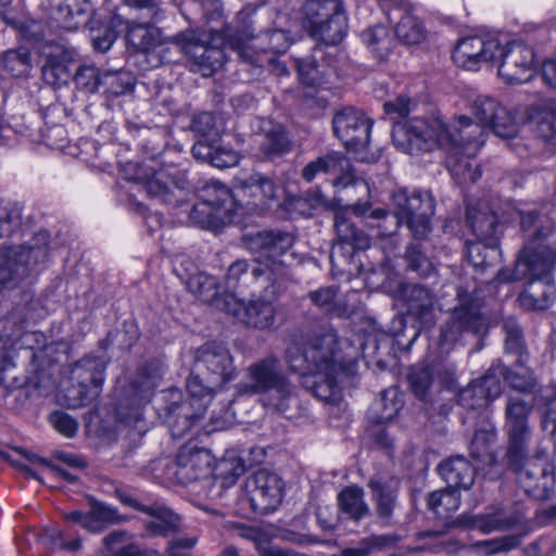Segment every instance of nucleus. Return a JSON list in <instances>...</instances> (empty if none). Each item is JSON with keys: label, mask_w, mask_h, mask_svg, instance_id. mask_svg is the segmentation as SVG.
<instances>
[{"label": "nucleus", "mask_w": 556, "mask_h": 556, "mask_svg": "<svg viewBox=\"0 0 556 556\" xmlns=\"http://www.w3.org/2000/svg\"><path fill=\"white\" fill-rule=\"evenodd\" d=\"M236 375L233 357L225 344L211 341L199 346L186 384L189 401H181L179 390L169 391L172 402L166 409L172 435L185 437L203 418L217 390Z\"/></svg>", "instance_id": "obj_1"}, {"label": "nucleus", "mask_w": 556, "mask_h": 556, "mask_svg": "<svg viewBox=\"0 0 556 556\" xmlns=\"http://www.w3.org/2000/svg\"><path fill=\"white\" fill-rule=\"evenodd\" d=\"M520 225L523 231H532L530 244L521 251L518 260V274L531 282L519 296L528 309H545L555 299L554 287L548 283L535 285L548 276L556 264V252L545 245L536 244L556 230V212L542 214L536 211L521 213Z\"/></svg>", "instance_id": "obj_2"}, {"label": "nucleus", "mask_w": 556, "mask_h": 556, "mask_svg": "<svg viewBox=\"0 0 556 556\" xmlns=\"http://www.w3.org/2000/svg\"><path fill=\"white\" fill-rule=\"evenodd\" d=\"M340 343L331 327H323L315 332L294 330L289 334L285 361L292 371L300 375L338 370L344 364Z\"/></svg>", "instance_id": "obj_3"}, {"label": "nucleus", "mask_w": 556, "mask_h": 556, "mask_svg": "<svg viewBox=\"0 0 556 556\" xmlns=\"http://www.w3.org/2000/svg\"><path fill=\"white\" fill-rule=\"evenodd\" d=\"M241 395L260 394L264 407L291 418V409L298 405L294 387L288 379L280 359L268 355L249 365L245 380L236 386Z\"/></svg>", "instance_id": "obj_4"}, {"label": "nucleus", "mask_w": 556, "mask_h": 556, "mask_svg": "<svg viewBox=\"0 0 556 556\" xmlns=\"http://www.w3.org/2000/svg\"><path fill=\"white\" fill-rule=\"evenodd\" d=\"M51 236L46 229L36 231L18 245L0 248V288H15L39 264L49 258Z\"/></svg>", "instance_id": "obj_5"}, {"label": "nucleus", "mask_w": 556, "mask_h": 556, "mask_svg": "<svg viewBox=\"0 0 556 556\" xmlns=\"http://www.w3.org/2000/svg\"><path fill=\"white\" fill-rule=\"evenodd\" d=\"M225 280L229 288L255 287L263 289L265 296L279 298L291 280V273L281 263L240 258L229 265Z\"/></svg>", "instance_id": "obj_6"}, {"label": "nucleus", "mask_w": 556, "mask_h": 556, "mask_svg": "<svg viewBox=\"0 0 556 556\" xmlns=\"http://www.w3.org/2000/svg\"><path fill=\"white\" fill-rule=\"evenodd\" d=\"M399 292L406 306L407 317L414 321V325L408 329L410 337L405 343L408 348L422 331H428L435 325V295L432 290L419 283H404L400 287ZM389 331L397 339V344H404L401 341V337L405 336L407 331L404 317H395Z\"/></svg>", "instance_id": "obj_7"}, {"label": "nucleus", "mask_w": 556, "mask_h": 556, "mask_svg": "<svg viewBox=\"0 0 556 556\" xmlns=\"http://www.w3.org/2000/svg\"><path fill=\"white\" fill-rule=\"evenodd\" d=\"M459 304L451 313V317L440 327L438 345L443 354H448L466 334L479 336L486 328L477 300L462 287L457 288Z\"/></svg>", "instance_id": "obj_8"}, {"label": "nucleus", "mask_w": 556, "mask_h": 556, "mask_svg": "<svg viewBox=\"0 0 556 556\" xmlns=\"http://www.w3.org/2000/svg\"><path fill=\"white\" fill-rule=\"evenodd\" d=\"M444 123L439 118H408L393 124L392 140L395 148L407 154L429 152L442 148Z\"/></svg>", "instance_id": "obj_9"}, {"label": "nucleus", "mask_w": 556, "mask_h": 556, "mask_svg": "<svg viewBox=\"0 0 556 556\" xmlns=\"http://www.w3.org/2000/svg\"><path fill=\"white\" fill-rule=\"evenodd\" d=\"M534 409V402L526 401L521 396L508 395L504 409V432L507 438V455L511 464H517L529 447L532 437L530 416Z\"/></svg>", "instance_id": "obj_10"}, {"label": "nucleus", "mask_w": 556, "mask_h": 556, "mask_svg": "<svg viewBox=\"0 0 556 556\" xmlns=\"http://www.w3.org/2000/svg\"><path fill=\"white\" fill-rule=\"evenodd\" d=\"M279 298L265 296L261 289L257 296L244 301L233 293L225 294L224 311L249 328L273 330L278 327L279 308L275 304Z\"/></svg>", "instance_id": "obj_11"}, {"label": "nucleus", "mask_w": 556, "mask_h": 556, "mask_svg": "<svg viewBox=\"0 0 556 556\" xmlns=\"http://www.w3.org/2000/svg\"><path fill=\"white\" fill-rule=\"evenodd\" d=\"M395 225L405 224L416 240H425L431 231L434 202L430 194L406 190L393 193Z\"/></svg>", "instance_id": "obj_12"}, {"label": "nucleus", "mask_w": 556, "mask_h": 556, "mask_svg": "<svg viewBox=\"0 0 556 556\" xmlns=\"http://www.w3.org/2000/svg\"><path fill=\"white\" fill-rule=\"evenodd\" d=\"M528 451L529 447H525V454L517 464H511L506 452V465L516 473L517 482L526 494L536 500L546 498L555 482L554 466L544 453L529 457Z\"/></svg>", "instance_id": "obj_13"}, {"label": "nucleus", "mask_w": 556, "mask_h": 556, "mask_svg": "<svg viewBox=\"0 0 556 556\" xmlns=\"http://www.w3.org/2000/svg\"><path fill=\"white\" fill-rule=\"evenodd\" d=\"M204 37L198 30L187 29L176 34L172 42L188 59L192 72L210 77L224 65L225 53L220 47L210 43Z\"/></svg>", "instance_id": "obj_14"}, {"label": "nucleus", "mask_w": 556, "mask_h": 556, "mask_svg": "<svg viewBox=\"0 0 556 556\" xmlns=\"http://www.w3.org/2000/svg\"><path fill=\"white\" fill-rule=\"evenodd\" d=\"M106 364L103 357L93 355H86L75 363L72 374L77 386L68 391V406H86L100 395Z\"/></svg>", "instance_id": "obj_15"}, {"label": "nucleus", "mask_w": 556, "mask_h": 556, "mask_svg": "<svg viewBox=\"0 0 556 556\" xmlns=\"http://www.w3.org/2000/svg\"><path fill=\"white\" fill-rule=\"evenodd\" d=\"M320 174L334 176L332 185L336 188L352 187L365 194L369 192L367 182L355 176L350 161L341 152L330 151L308 162L303 167L301 177L306 182H312Z\"/></svg>", "instance_id": "obj_16"}, {"label": "nucleus", "mask_w": 556, "mask_h": 556, "mask_svg": "<svg viewBox=\"0 0 556 556\" xmlns=\"http://www.w3.org/2000/svg\"><path fill=\"white\" fill-rule=\"evenodd\" d=\"M232 204L233 198L229 189L222 184L214 182L204 188L202 201L192 206L189 218L200 228L215 229L226 219L230 220L229 213Z\"/></svg>", "instance_id": "obj_17"}, {"label": "nucleus", "mask_w": 556, "mask_h": 556, "mask_svg": "<svg viewBox=\"0 0 556 556\" xmlns=\"http://www.w3.org/2000/svg\"><path fill=\"white\" fill-rule=\"evenodd\" d=\"M523 516L520 513H508L502 506H491L486 513L469 516L460 515L456 519L446 522L443 529L434 531L427 530L418 534L419 538H437L445 534L451 528H471L478 529L483 533L494 531H506L520 525Z\"/></svg>", "instance_id": "obj_18"}, {"label": "nucleus", "mask_w": 556, "mask_h": 556, "mask_svg": "<svg viewBox=\"0 0 556 556\" xmlns=\"http://www.w3.org/2000/svg\"><path fill=\"white\" fill-rule=\"evenodd\" d=\"M282 492L283 481L280 476L262 468L247 478L242 500L250 504L254 513L266 515L280 505Z\"/></svg>", "instance_id": "obj_19"}, {"label": "nucleus", "mask_w": 556, "mask_h": 556, "mask_svg": "<svg viewBox=\"0 0 556 556\" xmlns=\"http://www.w3.org/2000/svg\"><path fill=\"white\" fill-rule=\"evenodd\" d=\"M497 74L507 84H523L535 74L534 52L523 42H503L500 40L496 53Z\"/></svg>", "instance_id": "obj_20"}, {"label": "nucleus", "mask_w": 556, "mask_h": 556, "mask_svg": "<svg viewBox=\"0 0 556 556\" xmlns=\"http://www.w3.org/2000/svg\"><path fill=\"white\" fill-rule=\"evenodd\" d=\"M371 126L372 122L352 106L338 111L332 118L334 135L354 153H361L368 148Z\"/></svg>", "instance_id": "obj_21"}, {"label": "nucleus", "mask_w": 556, "mask_h": 556, "mask_svg": "<svg viewBox=\"0 0 556 556\" xmlns=\"http://www.w3.org/2000/svg\"><path fill=\"white\" fill-rule=\"evenodd\" d=\"M241 241L248 251L260 256V258H254L256 262L281 263L290 270L281 256L294 243L291 233L280 230L247 231L242 235Z\"/></svg>", "instance_id": "obj_22"}, {"label": "nucleus", "mask_w": 556, "mask_h": 556, "mask_svg": "<svg viewBox=\"0 0 556 556\" xmlns=\"http://www.w3.org/2000/svg\"><path fill=\"white\" fill-rule=\"evenodd\" d=\"M500 49V37L491 34L459 39L453 50L454 63L468 71H478L482 64L494 62Z\"/></svg>", "instance_id": "obj_23"}, {"label": "nucleus", "mask_w": 556, "mask_h": 556, "mask_svg": "<svg viewBox=\"0 0 556 556\" xmlns=\"http://www.w3.org/2000/svg\"><path fill=\"white\" fill-rule=\"evenodd\" d=\"M485 141V130L482 125L473 123L467 116H459L452 126L444 124L442 148L464 150V154L475 157Z\"/></svg>", "instance_id": "obj_24"}, {"label": "nucleus", "mask_w": 556, "mask_h": 556, "mask_svg": "<svg viewBox=\"0 0 556 556\" xmlns=\"http://www.w3.org/2000/svg\"><path fill=\"white\" fill-rule=\"evenodd\" d=\"M367 486L370 490L376 522L382 528L393 526L395 510L399 506L400 481L395 478L377 475L368 480Z\"/></svg>", "instance_id": "obj_25"}, {"label": "nucleus", "mask_w": 556, "mask_h": 556, "mask_svg": "<svg viewBox=\"0 0 556 556\" xmlns=\"http://www.w3.org/2000/svg\"><path fill=\"white\" fill-rule=\"evenodd\" d=\"M502 364H493L480 378L473 380L459 394V403L467 409H479L486 406L502 392L500 376Z\"/></svg>", "instance_id": "obj_26"}, {"label": "nucleus", "mask_w": 556, "mask_h": 556, "mask_svg": "<svg viewBox=\"0 0 556 556\" xmlns=\"http://www.w3.org/2000/svg\"><path fill=\"white\" fill-rule=\"evenodd\" d=\"M63 516L66 521L77 523L91 533L102 532L108 527L119 525L125 520L116 508L94 498L89 500L87 511L71 510Z\"/></svg>", "instance_id": "obj_27"}, {"label": "nucleus", "mask_w": 556, "mask_h": 556, "mask_svg": "<svg viewBox=\"0 0 556 556\" xmlns=\"http://www.w3.org/2000/svg\"><path fill=\"white\" fill-rule=\"evenodd\" d=\"M212 462L208 450L184 446L176 459V478L182 484L198 481L211 472Z\"/></svg>", "instance_id": "obj_28"}, {"label": "nucleus", "mask_w": 556, "mask_h": 556, "mask_svg": "<svg viewBox=\"0 0 556 556\" xmlns=\"http://www.w3.org/2000/svg\"><path fill=\"white\" fill-rule=\"evenodd\" d=\"M388 18L394 23V33L405 45H418L426 38L422 22L414 14L406 0H396V4L388 12Z\"/></svg>", "instance_id": "obj_29"}, {"label": "nucleus", "mask_w": 556, "mask_h": 556, "mask_svg": "<svg viewBox=\"0 0 556 556\" xmlns=\"http://www.w3.org/2000/svg\"><path fill=\"white\" fill-rule=\"evenodd\" d=\"M333 227L337 235V243L332 248L331 262H333L337 254H342L345 244L350 245L353 251H363L369 248V237L355 225L348 208L334 211Z\"/></svg>", "instance_id": "obj_30"}, {"label": "nucleus", "mask_w": 556, "mask_h": 556, "mask_svg": "<svg viewBox=\"0 0 556 556\" xmlns=\"http://www.w3.org/2000/svg\"><path fill=\"white\" fill-rule=\"evenodd\" d=\"M236 197L251 198V205L261 207L276 197L274 180L260 172L240 173L235 178Z\"/></svg>", "instance_id": "obj_31"}, {"label": "nucleus", "mask_w": 556, "mask_h": 556, "mask_svg": "<svg viewBox=\"0 0 556 556\" xmlns=\"http://www.w3.org/2000/svg\"><path fill=\"white\" fill-rule=\"evenodd\" d=\"M164 374V364L153 358L143 363L137 370V376L130 384L132 403L140 407L148 403Z\"/></svg>", "instance_id": "obj_32"}, {"label": "nucleus", "mask_w": 556, "mask_h": 556, "mask_svg": "<svg viewBox=\"0 0 556 556\" xmlns=\"http://www.w3.org/2000/svg\"><path fill=\"white\" fill-rule=\"evenodd\" d=\"M438 471L447 486L457 491L469 490L476 478V468L463 456H454L442 462Z\"/></svg>", "instance_id": "obj_33"}, {"label": "nucleus", "mask_w": 556, "mask_h": 556, "mask_svg": "<svg viewBox=\"0 0 556 556\" xmlns=\"http://www.w3.org/2000/svg\"><path fill=\"white\" fill-rule=\"evenodd\" d=\"M337 502L341 519L359 522L371 514L364 490L356 484L343 488L338 493Z\"/></svg>", "instance_id": "obj_34"}, {"label": "nucleus", "mask_w": 556, "mask_h": 556, "mask_svg": "<svg viewBox=\"0 0 556 556\" xmlns=\"http://www.w3.org/2000/svg\"><path fill=\"white\" fill-rule=\"evenodd\" d=\"M227 528L233 536L253 543L260 556H295L286 549L269 545L268 534L260 527L242 522H229Z\"/></svg>", "instance_id": "obj_35"}, {"label": "nucleus", "mask_w": 556, "mask_h": 556, "mask_svg": "<svg viewBox=\"0 0 556 556\" xmlns=\"http://www.w3.org/2000/svg\"><path fill=\"white\" fill-rule=\"evenodd\" d=\"M466 219L478 240L497 242L496 230L498 219L484 203L477 206L468 205Z\"/></svg>", "instance_id": "obj_36"}, {"label": "nucleus", "mask_w": 556, "mask_h": 556, "mask_svg": "<svg viewBox=\"0 0 556 556\" xmlns=\"http://www.w3.org/2000/svg\"><path fill=\"white\" fill-rule=\"evenodd\" d=\"M344 10L341 0H307L303 5L304 26L312 36L320 25Z\"/></svg>", "instance_id": "obj_37"}, {"label": "nucleus", "mask_w": 556, "mask_h": 556, "mask_svg": "<svg viewBox=\"0 0 556 556\" xmlns=\"http://www.w3.org/2000/svg\"><path fill=\"white\" fill-rule=\"evenodd\" d=\"M142 513L154 519L146 523V529L154 535L169 536L180 530V517L164 505L142 507Z\"/></svg>", "instance_id": "obj_38"}, {"label": "nucleus", "mask_w": 556, "mask_h": 556, "mask_svg": "<svg viewBox=\"0 0 556 556\" xmlns=\"http://www.w3.org/2000/svg\"><path fill=\"white\" fill-rule=\"evenodd\" d=\"M253 35L249 30L236 33L227 37V42L232 50L238 52L239 58L253 66L263 67L270 61V56L263 50V46L253 45Z\"/></svg>", "instance_id": "obj_39"}, {"label": "nucleus", "mask_w": 556, "mask_h": 556, "mask_svg": "<svg viewBox=\"0 0 556 556\" xmlns=\"http://www.w3.org/2000/svg\"><path fill=\"white\" fill-rule=\"evenodd\" d=\"M445 150L447 167L458 185L472 184L481 177L479 166L472 161L473 157L466 156L464 150Z\"/></svg>", "instance_id": "obj_40"}, {"label": "nucleus", "mask_w": 556, "mask_h": 556, "mask_svg": "<svg viewBox=\"0 0 556 556\" xmlns=\"http://www.w3.org/2000/svg\"><path fill=\"white\" fill-rule=\"evenodd\" d=\"M467 258L473 268L485 271L501 261L497 242L477 240L467 244Z\"/></svg>", "instance_id": "obj_41"}, {"label": "nucleus", "mask_w": 556, "mask_h": 556, "mask_svg": "<svg viewBox=\"0 0 556 556\" xmlns=\"http://www.w3.org/2000/svg\"><path fill=\"white\" fill-rule=\"evenodd\" d=\"M130 534L125 530H113L102 539L98 556H143L136 543L128 542Z\"/></svg>", "instance_id": "obj_42"}, {"label": "nucleus", "mask_w": 556, "mask_h": 556, "mask_svg": "<svg viewBox=\"0 0 556 556\" xmlns=\"http://www.w3.org/2000/svg\"><path fill=\"white\" fill-rule=\"evenodd\" d=\"M263 131L260 148L266 157L281 156L291 150V141L281 125L269 122Z\"/></svg>", "instance_id": "obj_43"}, {"label": "nucleus", "mask_w": 556, "mask_h": 556, "mask_svg": "<svg viewBox=\"0 0 556 556\" xmlns=\"http://www.w3.org/2000/svg\"><path fill=\"white\" fill-rule=\"evenodd\" d=\"M187 288L203 302L212 303L224 311L225 295L222 298L218 296L216 278L199 273L189 277Z\"/></svg>", "instance_id": "obj_44"}, {"label": "nucleus", "mask_w": 556, "mask_h": 556, "mask_svg": "<svg viewBox=\"0 0 556 556\" xmlns=\"http://www.w3.org/2000/svg\"><path fill=\"white\" fill-rule=\"evenodd\" d=\"M402 407V401L397 399L395 390L381 393L368 409L367 417L371 424L382 425L392 420Z\"/></svg>", "instance_id": "obj_45"}, {"label": "nucleus", "mask_w": 556, "mask_h": 556, "mask_svg": "<svg viewBox=\"0 0 556 556\" xmlns=\"http://www.w3.org/2000/svg\"><path fill=\"white\" fill-rule=\"evenodd\" d=\"M421 241L418 240V242L409 243L406 247L404 261L408 270L416 273L421 278H427L435 271V267Z\"/></svg>", "instance_id": "obj_46"}, {"label": "nucleus", "mask_w": 556, "mask_h": 556, "mask_svg": "<svg viewBox=\"0 0 556 556\" xmlns=\"http://www.w3.org/2000/svg\"><path fill=\"white\" fill-rule=\"evenodd\" d=\"M127 41L137 50L149 51L160 43V30L152 23H134L126 34Z\"/></svg>", "instance_id": "obj_47"}, {"label": "nucleus", "mask_w": 556, "mask_h": 556, "mask_svg": "<svg viewBox=\"0 0 556 556\" xmlns=\"http://www.w3.org/2000/svg\"><path fill=\"white\" fill-rule=\"evenodd\" d=\"M346 30L348 17L343 10L334 15V17L324 22L311 37L327 46H334L343 40Z\"/></svg>", "instance_id": "obj_48"}, {"label": "nucleus", "mask_w": 556, "mask_h": 556, "mask_svg": "<svg viewBox=\"0 0 556 556\" xmlns=\"http://www.w3.org/2000/svg\"><path fill=\"white\" fill-rule=\"evenodd\" d=\"M460 505L459 491L447 486L444 490L434 491L429 494L428 507L439 518L447 519Z\"/></svg>", "instance_id": "obj_49"}, {"label": "nucleus", "mask_w": 556, "mask_h": 556, "mask_svg": "<svg viewBox=\"0 0 556 556\" xmlns=\"http://www.w3.org/2000/svg\"><path fill=\"white\" fill-rule=\"evenodd\" d=\"M164 173L159 172L151 179H149L146 184V190L149 195L152 198H160L164 203L177 205L182 202L181 199H178L175 195L174 189L179 190L180 192L185 189L184 182L181 185L175 180L174 178L170 181L166 182L163 180Z\"/></svg>", "instance_id": "obj_50"}, {"label": "nucleus", "mask_w": 556, "mask_h": 556, "mask_svg": "<svg viewBox=\"0 0 556 556\" xmlns=\"http://www.w3.org/2000/svg\"><path fill=\"white\" fill-rule=\"evenodd\" d=\"M2 67L14 77H23L30 72L31 54L26 48L10 49L1 54Z\"/></svg>", "instance_id": "obj_51"}, {"label": "nucleus", "mask_w": 556, "mask_h": 556, "mask_svg": "<svg viewBox=\"0 0 556 556\" xmlns=\"http://www.w3.org/2000/svg\"><path fill=\"white\" fill-rule=\"evenodd\" d=\"M26 320L18 313H10L1 321L0 353L14 346L23 337Z\"/></svg>", "instance_id": "obj_52"}, {"label": "nucleus", "mask_w": 556, "mask_h": 556, "mask_svg": "<svg viewBox=\"0 0 556 556\" xmlns=\"http://www.w3.org/2000/svg\"><path fill=\"white\" fill-rule=\"evenodd\" d=\"M505 331V351L508 354H515L518 356L516 363L523 367L527 359L528 354L525 349L522 331L519 325L514 319H507L503 325Z\"/></svg>", "instance_id": "obj_53"}, {"label": "nucleus", "mask_w": 556, "mask_h": 556, "mask_svg": "<svg viewBox=\"0 0 556 556\" xmlns=\"http://www.w3.org/2000/svg\"><path fill=\"white\" fill-rule=\"evenodd\" d=\"M338 370L318 372L312 386L313 394L325 403H334L340 396V390L336 380Z\"/></svg>", "instance_id": "obj_54"}, {"label": "nucleus", "mask_w": 556, "mask_h": 556, "mask_svg": "<svg viewBox=\"0 0 556 556\" xmlns=\"http://www.w3.org/2000/svg\"><path fill=\"white\" fill-rule=\"evenodd\" d=\"M22 226V207L13 202L0 201V239L17 232Z\"/></svg>", "instance_id": "obj_55"}, {"label": "nucleus", "mask_w": 556, "mask_h": 556, "mask_svg": "<svg viewBox=\"0 0 556 556\" xmlns=\"http://www.w3.org/2000/svg\"><path fill=\"white\" fill-rule=\"evenodd\" d=\"M395 543V538L388 534L370 535L359 541L357 546L345 548L344 556H369L380 552Z\"/></svg>", "instance_id": "obj_56"}, {"label": "nucleus", "mask_w": 556, "mask_h": 556, "mask_svg": "<svg viewBox=\"0 0 556 556\" xmlns=\"http://www.w3.org/2000/svg\"><path fill=\"white\" fill-rule=\"evenodd\" d=\"M433 367L416 365L412 367L407 380L412 392L420 400H425L433 382Z\"/></svg>", "instance_id": "obj_57"}, {"label": "nucleus", "mask_w": 556, "mask_h": 556, "mask_svg": "<svg viewBox=\"0 0 556 556\" xmlns=\"http://www.w3.org/2000/svg\"><path fill=\"white\" fill-rule=\"evenodd\" d=\"M41 72L43 80L52 86L65 84L71 77L66 62L58 55H49Z\"/></svg>", "instance_id": "obj_58"}, {"label": "nucleus", "mask_w": 556, "mask_h": 556, "mask_svg": "<svg viewBox=\"0 0 556 556\" xmlns=\"http://www.w3.org/2000/svg\"><path fill=\"white\" fill-rule=\"evenodd\" d=\"M502 104L494 98L488 96H479L475 99L471 112L482 125L483 129L491 128L496 113Z\"/></svg>", "instance_id": "obj_59"}, {"label": "nucleus", "mask_w": 556, "mask_h": 556, "mask_svg": "<svg viewBox=\"0 0 556 556\" xmlns=\"http://www.w3.org/2000/svg\"><path fill=\"white\" fill-rule=\"evenodd\" d=\"M490 129L497 137L514 138L519 132V123L513 111L501 105Z\"/></svg>", "instance_id": "obj_60"}, {"label": "nucleus", "mask_w": 556, "mask_h": 556, "mask_svg": "<svg viewBox=\"0 0 556 556\" xmlns=\"http://www.w3.org/2000/svg\"><path fill=\"white\" fill-rule=\"evenodd\" d=\"M101 87L103 92L111 97H118L132 90V78L128 73L116 72L102 75Z\"/></svg>", "instance_id": "obj_61"}, {"label": "nucleus", "mask_w": 556, "mask_h": 556, "mask_svg": "<svg viewBox=\"0 0 556 556\" xmlns=\"http://www.w3.org/2000/svg\"><path fill=\"white\" fill-rule=\"evenodd\" d=\"M416 106L417 102L404 94L383 103L384 113L390 116L394 124L405 121L416 110Z\"/></svg>", "instance_id": "obj_62"}, {"label": "nucleus", "mask_w": 556, "mask_h": 556, "mask_svg": "<svg viewBox=\"0 0 556 556\" xmlns=\"http://www.w3.org/2000/svg\"><path fill=\"white\" fill-rule=\"evenodd\" d=\"M534 118L536 135L556 144V105L539 112Z\"/></svg>", "instance_id": "obj_63"}, {"label": "nucleus", "mask_w": 556, "mask_h": 556, "mask_svg": "<svg viewBox=\"0 0 556 556\" xmlns=\"http://www.w3.org/2000/svg\"><path fill=\"white\" fill-rule=\"evenodd\" d=\"M495 439L496 430L494 427L476 430L469 444L471 457L479 459L484 455H488Z\"/></svg>", "instance_id": "obj_64"}]
</instances>
